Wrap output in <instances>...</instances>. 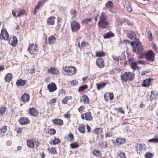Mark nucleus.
<instances>
[{
  "instance_id": "16",
  "label": "nucleus",
  "mask_w": 158,
  "mask_h": 158,
  "mask_svg": "<svg viewBox=\"0 0 158 158\" xmlns=\"http://www.w3.org/2000/svg\"><path fill=\"white\" fill-rule=\"evenodd\" d=\"M29 113L31 116L37 117L39 115V112L34 107L30 108L29 109Z\"/></svg>"
},
{
  "instance_id": "30",
  "label": "nucleus",
  "mask_w": 158,
  "mask_h": 158,
  "mask_svg": "<svg viewBox=\"0 0 158 158\" xmlns=\"http://www.w3.org/2000/svg\"><path fill=\"white\" fill-rule=\"evenodd\" d=\"M115 141L117 145H120L123 144L125 142V139L124 138H117Z\"/></svg>"
},
{
  "instance_id": "44",
  "label": "nucleus",
  "mask_w": 158,
  "mask_h": 158,
  "mask_svg": "<svg viewBox=\"0 0 158 158\" xmlns=\"http://www.w3.org/2000/svg\"><path fill=\"white\" fill-rule=\"evenodd\" d=\"M88 88V86L86 85H84L81 86L79 87L78 90V92H81L84 91L85 89H87Z\"/></svg>"
},
{
  "instance_id": "54",
  "label": "nucleus",
  "mask_w": 158,
  "mask_h": 158,
  "mask_svg": "<svg viewBox=\"0 0 158 158\" xmlns=\"http://www.w3.org/2000/svg\"><path fill=\"white\" fill-rule=\"evenodd\" d=\"M42 5V2L41 1L38 2L37 3V5L35 6L34 9L37 10L39 9L41 6Z\"/></svg>"
},
{
  "instance_id": "3",
  "label": "nucleus",
  "mask_w": 158,
  "mask_h": 158,
  "mask_svg": "<svg viewBox=\"0 0 158 158\" xmlns=\"http://www.w3.org/2000/svg\"><path fill=\"white\" fill-rule=\"evenodd\" d=\"M63 69L66 74L69 76H72L75 74L76 73V69L75 67L70 66H65L63 67Z\"/></svg>"
},
{
  "instance_id": "6",
  "label": "nucleus",
  "mask_w": 158,
  "mask_h": 158,
  "mask_svg": "<svg viewBox=\"0 0 158 158\" xmlns=\"http://www.w3.org/2000/svg\"><path fill=\"white\" fill-rule=\"evenodd\" d=\"M12 13L14 17L16 18L20 17L24 15H27L26 11L23 9H15L12 11Z\"/></svg>"
},
{
  "instance_id": "48",
  "label": "nucleus",
  "mask_w": 158,
  "mask_h": 158,
  "mask_svg": "<svg viewBox=\"0 0 158 158\" xmlns=\"http://www.w3.org/2000/svg\"><path fill=\"white\" fill-rule=\"evenodd\" d=\"M70 146L72 148H75L79 147V145L77 143V142H75L71 143L70 145Z\"/></svg>"
},
{
  "instance_id": "29",
  "label": "nucleus",
  "mask_w": 158,
  "mask_h": 158,
  "mask_svg": "<svg viewBox=\"0 0 158 158\" xmlns=\"http://www.w3.org/2000/svg\"><path fill=\"white\" fill-rule=\"evenodd\" d=\"M114 34L111 31H110L109 32L106 33L103 35V37L105 39L109 38L114 37Z\"/></svg>"
},
{
  "instance_id": "62",
  "label": "nucleus",
  "mask_w": 158,
  "mask_h": 158,
  "mask_svg": "<svg viewBox=\"0 0 158 158\" xmlns=\"http://www.w3.org/2000/svg\"><path fill=\"white\" fill-rule=\"evenodd\" d=\"M71 116V114H69V112H67V113L64 115V117L66 118H69Z\"/></svg>"
},
{
  "instance_id": "55",
  "label": "nucleus",
  "mask_w": 158,
  "mask_h": 158,
  "mask_svg": "<svg viewBox=\"0 0 158 158\" xmlns=\"http://www.w3.org/2000/svg\"><path fill=\"white\" fill-rule=\"evenodd\" d=\"M107 94L109 97V99L110 100H112L114 98V94L113 93H107Z\"/></svg>"
},
{
  "instance_id": "14",
  "label": "nucleus",
  "mask_w": 158,
  "mask_h": 158,
  "mask_svg": "<svg viewBox=\"0 0 158 158\" xmlns=\"http://www.w3.org/2000/svg\"><path fill=\"white\" fill-rule=\"evenodd\" d=\"M47 87L50 92H53L57 89L56 84L55 83L53 82L49 83Z\"/></svg>"
},
{
  "instance_id": "25",
  "label": "nucleus",
  "mask_w": 158,
  "mask_h": 158,
  "mask_svg": "<svg viewBox=\"0 0 158 158\" xmlns=\"http://www.w3.org/2000/svg\"><path fill=\"white\" fill-rule=\"evenodd\" d=\"M12 77L13 76L12 73H7L5 75L4 80L6 82H9L12 80Z\"/></svg>"
},
{
  "instance_id": "23",
  "label": "nucleus",
  "mask_w": 158,
  "mask_h": 158,
  "mask_svg": "<svg viewBox=\"0 0 158 158\" xmlns=\"http://www.w3.org/2000/svg\"><path fill=\"white\" fill-rule=\"evenodd\" d=\"M30 96L28 94L24 93L21 97V100L23 102H28L29 100Z\"/></svg>"
},
{
  "instance_id": "57",
  "label": "nucleus",
  "mask_w": 158,
  "mask_h": 158,
  "mask_svg": "<svg viewBox=\"0 0 158 158\" xmlns=\"http://www.w3.org/2000/svg\"><path fill=\"white\" fill-rule=\"evenodd\" d=\"M106 138L110 137L113 135V132H107L105 134Z\"/></svg>"
},
{
  "instance_id": "27",
  "label": "nucleus",
  "mask_w": 158,
  "mask_h": 158,
  "mask_svg": "<svg viewBox=\"0 0 158 158\" xmlns=\"http://www.w3.org/2000/svg\"><path fill=\"white\" fill-rule=\"evenodd\" d=\"M27 82L26 80L20 79L17 80L16 82V85L18 86H22L25 85Z\"/></svg>"
},
{
  "instance_id": "22",
  "label": "nucleus",
  "mask_w": 158,
  "mask_h": 158,
  "mask_svg": "<svg viewBox=\"0 0 158 158\" xmlns=\"http://www.w3.org/2000/svg\"><path fill=\"white\" fill-rule=\"evenodd\" d=\"M56 17L53 16H52L48 18L47 20V23L49 25H53L55 23Z\"/></svg>"
},
{
  "instance_id": "7",
  "label": "nucleus",
  "mask_w": 158,
  "mask_h": 158,
  "mask_svg": "<svg viewBox=\"0 0 158 158\" xmlns=\"http://www.w3.org/2000/svg\"><path fill=\"white\" fill-rule=\"evenodd\" d=\"M155 56L154 53L151 50L148 51L145 54V58L146 60L151 62L154 61Z\"/></svg>"
},
{
  "instance_id": "37",
  "label": "nucleus",
  "mask_w": 158,
  "mask_h": 158,
  "mask_svg": "<svg viewBox=\"0 0 158 158\" xmlns=\"http://www.w3.org/2000/svg\"><path fill=\"white\" fill-rule=\"evenodd\" d=\"M61 142L60 140L58 138H55L52 140V143L50 142V144H53V145H56L60 143Z\"/></svg>"
},
{
  "instance_id": "64",
  "label": "nucleus",
  "mask_w": 158,
  "mask_h": 158,
  "mask_svg": "<svg viewBox=\"0 0 158 158\" xmlns=\"http://www.w3.org/2000/svg\"><path fill=\"white\" fill-rule=\"evenodd\" d=\"M152 49L154 50L155 52H157V48L156 47V45L155 44H153Z\"/></svg>"
},
{
  "instance_id": "28",
  "label": "nucleus",
  "mask_w": 158,
  "mask_h": 158,
  "mask_svg": "<svg viewBox=\"0 0 158 158\" xmlns=\"http://www.w3.org/2000/svg\"><path fill=\"white\" fill-rule=\"evenodd\" d=\"M155 98H158V92H156V93H154L152 91L151 92V94L150 95V98L151 101L152 100Z\"/></svg>"
},
{
  "instance_id": "26",
  "label": "nucleus",
  "mask_w": 158,
  "mask_h": 158,
  "mask_svg": "<svg viewBox=\"0 0 158 158\" xmlns=\"http://www.w3.org/2000/svg\"><path fill=\"white\" fill-rule=\"evenodd\" d=\"M107 84L106 82H102L97 83L96 86L98 90L104 88Z\"/></svg>"
},
{
  "instance_id": "59",
  "label": "nucleus",
  "mask_w": 158,
  "mask_h": 158,
  "mask_svg": "<svg viewBox=\"0 0 158 158\" xmlns=\"http://www.w3.org/2000/svg\"><path fill=\"white\" fill-rule=\"evenodd\" d=\"M77 13V12L76 10L75 9H73L71 11V14L72 15H73V17H76V15Z\"/></svg>"
},
{
  "instance_id": "10",
  "label": "nucleus",
  "mask_w": 158,
  "mask_h": 158,
  "mask_svg": "<svg viewBox=\"0 0 158 158\" xmlns=\"http://www.w3.org/2000/svg\"><path fill=\"white\" fill-rule=\"evenodd\" d=\"M9 39V35L6 29H2L1 30L0 34V39L1 40L3 39L8 40Z\"/></svg>"
},
{
  "instance_id": "13",
  "label": "nucleus",
  "mask_w": 158,
  "mask_h": 158,
  "mask_svg": "<svg viewBox=\"0 0 158 158\" xmlns=\"http://www.w3.org/2000/svg\"><path fill=\"white\" fill-rule=\"evenodd\" d=\"M134 58H130L129 59V64H130L131 68L134 70H136L137 68V62L134 61Z\"/></svg>"
},
{
  "instance_id": "60",
  "label": "nucleus",
  "mask_w": 158,
  "mask_h": 158,
  "mask_svg": "<svg viewBox=\"0 0 158 158\" xmlns=\"http://www.w3.org/2000/svg\"><path fill=\"white\" fill-rule=\"evenodd\" d=\"M119 156L120 158H126V156L124 152H121L119 154Z\"/></svg>"
},
{
  "instance_id": "47",
  "label": "nucleus",
  "mask_w": 158,
  "mask_h": 158,
  "mask_svg": "<svg viewBox=\"0 0 158 158\" xmlns=\"http://www.w3.org/2000/svg\"><path fill=\"white\" fill-rule=\"evenodd\" d=\"M114 109L115 110L117 111L118 112H120L122 114H124L125 113L124 110H122V107H119L118 108H114Z\"/></svg>"
},
{
  "instance_id": "46",
  "label": "nucleus",
  "mask_w": 158,
  "mask_h": 158,
  "mask_svg": "<svg viewBox=\"0 0 158 158\" xmlns=\"http://www.w3.org/2000/svg\"><path fill=\"white\" fill-rule=\"evenodd\" d=\"M89 45V44L88 42H85V41L82 42L81 43V48L84 49Z\"/></svg>"
},
{
  "instance_id": "36",
  "label": "nucleus",
  "mask_w": 158,
  "mask_h": 158,
  "mask_svg": "<svg viewBox=\"0 0 158 158\" xmlns=\"http://www.w3.org/2000/svg\"><path fill=\"white\" fill-rule=\"evenodd\" d=\"M95 55L96 56L101 57L105 56L106 53L103 51H98L96 52Z\"/></svg>"
},
{
  "instance_id": "4",
  "label": "nucleus",
  "mask_w": 158,
  "mask_h": 158,
  "mask_svg": "<svg viewBox=\"0 0 158 158\" xmlns=\"http://www.w3.org/2000/svg\"><path fill=\"white\" fill-rule=\"evenodd\" d=\"M39 48L38 45L34 43L29 44L28 47L27 51L31 54H36L38 52Z\"/></svg>"
},
{
  "instance_id": "51",
  "label": "nucleus",
  "mask_w": 158,
  "mask_h": 158,
  "mask_svg": "<svg viewBox=\"0 0 158 158\" xmlns=\"http://www.w3.org/2000/svg\"><path fill=\"white\" fill-rule=\"evenodd\" d=\"M148 142L149 143L152 142L154 143H158V139H156L154 138L149 139L148 140Z\"/></svg>"
},
{
  "instance_id": "39",
  "label": "nucleus",
  "mask_w": 158,
  "mask_h": 158,
  "mask_svg": "<svg viewBox=\"0 0 158 158\" xmlns=\"http://www.w3.org/2000/svg\"><path fill=\"white\" fill-rule=\"evenodd\" d=\"M135 35L134 32L133 31H130L127 33V36L131 39H133Z\"/></svg>"
},
{
  "instance_id": "31",
  "label": "nucleus",
  "mask_w": 158,
  "mask_h": 158,
  "mask_svg": "<svg viewBox=\"0 0 158 158\" xmlns=\"http://www.w3.org/2000/svg\"><path fill=\"white\" fill-rule=\"evenodd\" d=\"M48 151L52 154L56 155L57 154V149L55 148L52 147L47 149Z\"/></svg>"
},
{
  "instance_id": "32",
  "label": "nucleus",
  "mask_w": 158,
  "mask_h": 158,
  "mask_svg": "<svg viewBox=\"0 0 158 158\" xmlns=\"http://www.w3.org/2000/svg\"><path fill=\"white\" fill-rule=\"evenodd\" d=\"M92 153L94 156L98 157H100L102 155L100 151L96 149L94 150L92 152Z\"/></svg>"
},
{
  "instance_id": "43",
  "label": "nucleus",
  "mask_w": 158,
  "mask_h": 158,
  "mask_svg": "<svg viewBox=\"0 0 158 158\" xmlns=\"http://www.w3.org/2000/svg\"><path fill=\"white\" fill-rule=\"evenodd\" d=\"M147 35L149 41H152L153 39L152 34L150 31H149L147 33Z\"/></svg>"
},
{
  "instance_id": "52",
  "label": "nucleus",
  "mask_w": 158,
  "mask_h": 158,
  "mask_svg": "<svg viewBox=\"0 0 158 158\" xmlns=\"http://www.w3.org/2000/svg\"><path fill=\"white\" fill-rule=\"evenodd\" d=\"M48 133L50 135H54L56 133V130L54 128H50L49 129Z\"/></svg>"
},
{
  "instance_id": "5",
  "label": "nucleus",
  "mask_w": 158,
  "mask_h": 158,
  "mask_svg": "<svg viewBox=\"0 0 158 158\" xmlns=\"http://www.w3.org/2000/svg\"><path fill=\"white\" fill-rule=\"evenodd\" d=\"M134 74L130 72H126L121 76L122 80L127 82V81H131L134 78Z\"/></svg>"
},
{
  "instance_id": "11",
  "label": "nucleus",
  "mask_w": 158,
  "mask_h": 158,
  "mask_svg": "<svg viewBox=\"0 0 158 158\" xmlns=\"http://www.w3.org/2000/svg\"><path fill=\"white\" fill-rule=\"evenodd\" d=\"M106 7L112 13H114L116 10V9L114 8L113 4L111 1H108L106 4Z\"/></svg>"
},
{
  "instance_id": "18",
  "label": "nucleus",
  "mask_w": 158,
  "mask_h": 158,
  "mask_svg": "<svg viewBox=\"0 0 158 158\" xmlns=\"http://www.w3.org/2000/svg\"><path fill=\"white\" fill-rule=\"evenodd\" d=\"M152 79L150 78H146L143 81L142 84V86L145 87H148L150 86L151 81L152 80Z\"/></svg>"
},
{
  "instance_id": "2",
  "label": "nucleus",
  "mask_w": 158,
  "mask_h": 158,
  "mask_svg": "<svg viewBox=\"0 0 158 158\" xmlns=\"http://www.w3.org/2000/svg\"><path fill=\"white\" fill-rule=\"evenodd\" d=\"M27 146L29 148L34 149L39 147L40 145V142L37 141L35 138H33L27 140Z\"/></svg>"
},
{
  "instance_id": "50",
  "label": "nucleus",
  "mask_w": 158,
  "mask_h": 158,
  "mask_svg": "<svg viewBox=\"0 0 158 158\" xmlns=\"http://www.w3.org/2000/svg\"><path fill=\"white\" fill-rule=\"evenodd\" d=\"M23 129V128L15 127V130L16 131L18 134H20L22 132Z\"/></svg>"
},
{
  "instance_id": "41",
  "label": "nucleus",
  "mask_w": 158,
  "mask_h": 158,
  "mask_svg": "<svg viewBox=\"0 0 158 158\" xmlns=\"http://www.w3.org/2000/svg\"><path fill=\"white\" fill-rule=\"evenodd\" d=\"M143 50V47L141 46L137 47V48L136 53L139 55L141 54Z\"/></svg>"
},
{
  "instance_id": "49",
  "label": "nucleus",
  "mask_w": 158,
  "mask_h": 158,
  "mask_svg": "<svg viewBox=\"0 0 158 158\" xmlns=\"http://www.w3.org/2000/svg\"><path fill=\"white\" fill-rule=\"evenodd\" d=\"M85 109V107L84 106H81L78 109L79 112L81 114L82 112L84 111Z\"/></svg>"
},
{
  "instance_id": "19",
  "label": "nucleus",
  "mask_w": 158,
  "mask_h": 158,
  "mask_svg": "<svg viewBox=\"0 0 158 158\" xmlns=\"http://www.w3.org/2000/svg\"><path fill=\"white\" fill-rule=\"evenodd\" d=\"M80 102H83L85 104H88L89 103V100L87 95L86 94H84L81 97Z\"/></svg>"
},
{
  "instance_id": "1",
  "label": "nucleus",
  "mask_w": 158,
  "mask_h": 158,
  "mask_svg": "<svg viewBox=\"0 0 158 158\" xmlns=\"http://www.w3.org/2000/svg\"><path fill=\"white\" fill-rule=\"evenodd\" d=\"M109 25V21L105 13L102 12L99 19L98 26L100 28L104 29L106 28Z\"/></svg>"
},
{
  "instance_id": "42",
  "label": "nucleus",
  "mask_w": 158,
  "mask_h": 158,
  "mask_svg": "<svg viewBox=\"0 0 158 158\" xmlns=\"http://www.w3.org/2000/svg\"><path fill=\"white\" fill-rule=\"evenodd\" d=\"M94 133L97 134H98L103 132L102 128H98L94 130Z\"/></svg>"
},
{
  "instance_id": "34",
  "label": "nucleus",
  "mask_w": 158,
  "mask_h": 158,
  "mask_svg": "<svg viewBox=\"0 0 158 158\" xmlns=\"http://www.w3.org/2000/svg\"><path fill=\"white\" fill-rule=\"evenodd\" d=\"M72 97L71 96H65V98L62 100V103L64 104H66L68 102V100H71L72 99Z\"/></svg>"
},
{
  "instance_id": "61",
  "label": "nucleus",
  "mask_w": 158,
  "mask_h": 158,
  "mask_svg": "<svg viewBox=\"0 0 158 158\" xmlns=\"http://www.w3.org/2000/svg\"><path fill=\"white\" fill-rule=\"evenodd\" d=\"M71 83L72 85L75 86L78 84V82L76 80H73L71 82Z\"/></svg>"
},
{
  "instance_id": "24",
  "label": "nucleus",
  "mask_w": 158,
  "mask_h": 158,
  "mask_svg": "<svg viewBox=\"0 0 158 158\" xmlns=\"http://www.w3.org/2000/svg\"><path fill=\"white\" fill-rule=\"evenodd\" d=\"M56 38L53 35L50 36L48 38V44L49 45L53 44L56 41Z\"/></svg>"
},
{
  "instance_id": "17",
  "label": "nucleus",
  "mask_w": 158,
  "mask_h": 158,
  "mask_svg": "<svg viewBox=\"0 0 158 158\" xmlns=\"http://www.w3.org/2000/svg\"><path fill=\"white\" fill-rule=\"evenodd\" d=\"M47 72L49 74L56 75L60 73V72L55 67H51L50 69L47 70Z\"/></svg>"
},
{
  "instance_id": "33",
  "label": "nucleus",
  "mask_w": 158,
  "mask_h": 158,
  "mask_svg": "<svg viewBox=\"0 0 158 158\" xmlns=\"http://www.w3.org/2000/svg\"><path fill=\"white\" fill-rule=\"evenodd\" d=\"M7 127L6 126H4L0 128V135H3L7 131Z\"/></svg>"
},
{
  "instance_id": "58",
  "label": "nucleus",
  "mask_w": 158,
  "mask_h": 158,
  "mask_svg": "<svg viewBox=\"0 0 158 158\" xmlns=\"http://www.w3.org/2000/svg\"><path fill=\"white\" fill-rule=\"evenodd\" d=\"M126 9L128 11L131 12L132 11V9L131 6V5L130 4L128 3V4L127 5Z\"/></svg>"
},
{
  "instance_id": "45",
  "label": "nucleus",
  "mask_w": 158,
  "mask_h": 158,
  "mask_svg": "<svg viewBox=\"0 0 158 158\" xmlns=\"http://www.w3.org/2000/svg\"><path fill=\"white\" fill-rule=\"evenodd\" d=\"M6 110V108L5 106H2L0 107V114L2 115L4 114Z\"/></svg>"
},
{
  "instance_id": "63",
  "label": "nucleus",
  "mask_w": 158,
  "mask_h": 158,
  "mask_svg": "<svg viewBox=\"0 0 158 158\" xmlns=\"http://www.w3.org/2000/svg\"><path fill=\"white\" fill-rule=\"evenodd\" d=\"M69 137L70 138V141H72L74 139V137L73 134L70 133L69 135Z\"/></svg>"
},
{
  "instance_id": "56",
  "label": "nucleus",
  "mask_w": 158,
  "mask_h": 158,
  "mask_svg": "<svg viewBox=\"0 0 158 158\" xmlns=\"http://www.w3.org/2000/svg\"><path fill=\"white\" fill-rule=\"evenodd\" d=\"M153 156V154L149 152L146 153L145 155V157L146 158H151Z\"/></svg>"
},
{
  "instance_id": "9",
  "label": "nucleus",
  "mask_w": 158,
  "mask_h": 158,
  "mask_svg": "<svg viewBox=\"0 0 158 158\" xmlns=\"http://www.w3.org/2000/svg\"><path fill=\"white\" fill-rule=\"evenodd\" d=\"M81 117L82 120H85L86 121H91L93 119L92 113L90 111H88L82 114L81 115Z\"/></svg>"
},
{
  "instance_id": "38",
  "label": "nucleus",
  "mask_w": 158,
  "mask_h": 158,
  "mask_svg": "<svg viewBox=\"0 0 158 158\" xmlns=\"http://www.w3.org/2000/svg\"><path fill=\"white\" fill-rule=\"evenodd\" d=\"M62 18L61 17H58L57 18V25L56 26V28H57V30H58L59 28L60 27L61 24L60 23H61V21L62 20Z\"/></svg>"
},
{
  "instance_id": "15",
  "label": "nucleus",
  "mask_w": 158,
  "mask_h": 158,
  "mask_svg": "<svg viewBox=\"0 0 158 158\" xmlns=\"http://www.w3.org/2000/svg\"><path fill=\"white\" fill-rule=\"evenodd\" d=\"M19 123L20 124L26 125L30 123L29 119L26 117H21L19 120Z\"/></svg>"
},
{
  "instance_id": "8",
  "label": "nucleus",
  "mask_w": 158,
  "mask_h": 158,
  "mask_svg": "<svg viewBox=\"0 0 158 158\" xmlns=\"http://www.w3.org/2000/svg\"><path fill=\"white\" fill-rule=\"evenodd\" d=\"M80 23L76 21H73L71 23V28L73 32L78 31L80 30Z\"/></svg>"
},
{
  "instance_id": "12",
  "label": "nucleus",
  "mask_w": 158,
  "mask_h": 158,
  "mask_svg": "<svg viewBox=\"0 0 158 158\" xmlns=\"http://www.w3.org/2000/svg\"><path fill=\"white\" fill-rule=\"evenodd\" d=\"M96 65L99 68H102L105 66V62L103 58H99L96 61Z\"/></svg>"
},
{
  "instance_id": "40",
  "label": "nucleus",
  "mask_w": 158,
  "mask_h": 158,
  "mask_svg": "<svg viewBox=\"0 0 158 158\" xmlns=\"http://www.w3.org/2000/svg\"><path fill=\"white\" fill-rule=\"evenodd\" d=\"M92 21V19L91 18H86L84 19H83L81 21V23L83 25L85 24H88V23L91 22Z\"/></svg>"
},
{
  "instance_id": "20",
  "label": "nucleus",
  "mask_w": 158,
  "mask_h": 158,
  "mask_svg": "<svg viewBox=\"0 0 158 158\" xmlns=\"http://www.w3.org/2000/svg\"><path fill=\"white\" fill-rule=\"evenodd\" d=\"M9 42V43L11 42V45L13 47H15L17 45L18 42L17 39L16 37L13 36L12 38H10Z\"/></svg>"
},
{
  "instance_id": "53",
  "label": "nucleus",
  "mask_w": 158,
  "mask_h": 158,
  "mask_svg": "<svg viewBox=\"0 0 158 158\" xmlns=\"http://www.w3.org/2000/svg\"><path fill=\"white\" fill-rule=\"evenodd\" d=\"M100 147L102 148H106L107 146V143L106 141L104 142H103L101 143L100 144Z\"/></svg>"
},
{
  "instance_id": "21",
  "label": "nucleus",
  "mask_w": 158,
  "mask_h": 158,
  "mask_svg": "<svg viewBox=\"0 0 158 158\" xmlns=\"http://www.w3.org/2000/svg\"><path fill=\"white\" fill-rule=\"evenodd\" d=\"M52 121L53 124L56 125L61 126L64 124L63 120L60 118H56L52 119Z\"/></svg>"
},
{
  "instance_id": "35",
  "label": "nucleus",
  "mask_w": 158,
  "mask_h": 158,
  "mask_svg": "<svg viewBox=\"0 0 158 158\" xmlns=\"http://www.w3.org/2000/svg\"><path fill=\"white\" fill-rule=\"evenodd\" d=\"M79 131L81 133L84 134L85 132V126L82 124L78 128Z\"/></svg>"
}]
</instances>
